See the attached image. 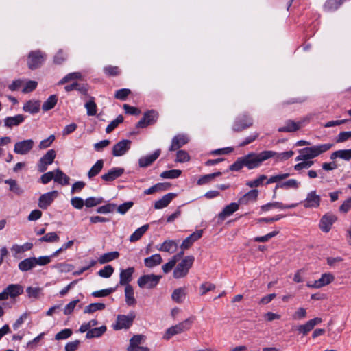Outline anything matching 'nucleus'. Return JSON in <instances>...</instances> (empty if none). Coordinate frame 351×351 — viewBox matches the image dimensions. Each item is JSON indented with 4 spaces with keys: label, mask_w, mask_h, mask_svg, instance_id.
<instances>
[{
    "label": "nucleus",
    "mask_w": 351,
    "mask_h": 351,
    "mask_svg": "<svg viewBox=\"0 0 351 351\" xmlns=\"http://www.w3.org/2000/svg\"><path fill=\"white\" fill-rule=\"evenodd\" d=\"M266 179H267L266 176L261 175L255 180L248 181L246 183V185L251 188L258 187V186L261 185L263 184V181L265 180Z\"/></svg>",
    "instance_id": "obj_56"
},
{
    "label": "nucleus",
    "mask_w": 351,
    "mask_h": 351,
    "mask_svg": "<svg viewBox=\"0 0 351 351\" xmlns=\"http://www.w3.org/2000/svg\"><path fill=\"white\" fill-rule=\"evenodd\" d=\"M125 302L128 306H133L136 304V300L134 298V289L131 285L125 287Z\"/></svg>",
    "instance_id": "obj_32"
},
{
    "label": "nucleus",
    "mask_w": 351,
    "mask_h": 351,
    "mask_svg": "<svg viewBox=\"0 0 351 351\" xmlns=\"http://www.w3.org/2000/svg\"><path fill=\"white\" fill-rule=\"evenodd\" d=\"M119 257V253L117 251L105 253L101 255L98 259L100 264H105Z\"/></svg>",
    "instance_id": "obj_36"
},
{
    "label": "nucleus",
    "mask_w": 351,
    "mask_h": 351,
    "mask_svg": "<svg viewBox=\"0 0 351 351\" xmlns=\"http://www.w3.org/2000/svg\"><path fill=\"white\" fill-rule=\"evenodd\" d=\"M5 183L10 186V190L16 195H21L23 193V190L17 184L16 181L13 179H8L5 180Z\"/></svg>",
    "instance_id": "obj_48"
},
{
    "label": "nucleus",
    "mask_w": 351,
    "mask_h": 351,
    "mask_svg": "<svg viewBox=\"0 0 351 351\" xmlns=\"http://www.w3.org/2000/svg\"><path fill=\"white\" fill-rule=\"evenodd\" d=\"M112 266L108 265L98 271V275L102 278H110L114 273Z\"/></svg>",
    "instance_id": "obj_52"
},
{
    "label": "nucleus",
    "mask_w": 351,
    "mask_h": 351,
    "mask_svg": "<svg viewBox=\"0 0 351 351\" xmlns=\"http://www.w3.org/2000/svg\"><path fill=\"white\" fill-rule=\"evenodd\" d=\"M162 262V258L159 254H153L144 259L145 266L149 268H152L159 265Z\"/></svg>",
    "instance_id": "obj_30"
},
{
    "label": "nucleus",
    "mask_w": 351,
    "mask_h": 351,
    "mask_svg": "<svg viewBox=\"0 0 351 351\" xmlns=\"http://www.w3.org/2000/svg\"><path fill=\"white\" fill-rule=\"evenodd\" d=\"M278 233H279V231H278V230L272 231V232L267 234L265 236L255 237L254 238V241H256V242H267L270 239H271L272 237L276 236Z\"/></svg>",
    "instance_id": "obj_58"
},
{
    "label": "nucleus",
    "mask_w": 351,
    "mask_h": 351,
    "mask_svg": "<svg viewBox=\"0 0 351 351\" xmlns=\"http://www.w3.org/2000/svg\"><path fill=\"white\" fill-rule=\"evenodd\" d=\"M103 202L102 198L88 197L86 199L84 204L86 206L90 208L95 206Z\"/></svg>",
    "instance_id": "obj_64"
},
{
    "label": "nucleus",
    "mask_w": 351,
    "mask_h": 351,
    "mask_svg": "<svg viewBox=\"0 0 351 351\" xmlns=\"http://www.w3.org/2000/svg\"><path fill=\"white\" fill-rule=\"evenodd\" d=\"M117 208V205L114 204H107L101 206L97 209L98 213L106 214L113 212Z\"/></svg>",
    "instance_id": "obj_55"
},
{
    "label": "nucleus",
    "mask_w": 351,
    "mask_h": 351,
    "mask_svg": "<svg viewBox=\"0 0 351 351\" xmlns=\"http://www.w3.org/2000/svg\"><path fill=\"white\" fill-rule=\"evenodd\" d=\"M177 247L178 244L176 241L174 240H166L158 247V250L172 254L176 251Z\"/></svg>",
    "instance_id": "obj_28"
},
{
    "label": "nucleus",
    "mask_w": 351,
    "mask_h": 351,
    "mask_svg": "<svg viewBox=\"0 0 351 351\" xmlns=\"http://www.w3.org/2000/svg\"><path fill=\"white\" fill-rule=\"evenodd\" d=\"M258 191L256 189L250 190L249 192L243 195L238 201L240 204H247L251 202L256 200Z\"/></svg>",
    "instance_id": "obj_27"
},
{
    "label": "nucleus",
    "mask_w": 351,
    "mask_h": 351,
    "mask_svg": "<svg viewBox=\"0 0 351 351\" xmlns=\"http://www.w3.org/2000/svg\"><path fill=\"white\" fill-rule=\"evenodd\" d=\"M332 147V144L326 143L301 149L299 150L300 154L295 158V160L300 161L314 158L329 150Z\"/></svg>",
    "instance_id": "obj_2"
},
{
    "label": "nucleus",
    "mask_w": 351,
    "mask_h": 351,
    "mask_svg": "<svg viewBox=\"0 0 351 351\" xmlns=\"http://www.w3.org/2000/svg\"><path fill=\"white\" fill-rule=\"evenodd\" d=\"M134 205L133 202H126L121 205H119L117 208V210L120 214H125L126 212L130 209Z\"/></svg>",
    "instance_id": "obj_59"
},
{
    "label": "nucleus",
    "mask_w": 351,
    "mask_h": 351,
    "mask_svg": "<svg viewBox=\"0 0 351 351\" xmlns=\"http://www.w3.org/2000/svg\"><path fill=\"white\" fill-rule=\"evenodd\" d=\"M23 109L25 112L35 114L39 111L40 104L38 101L29 100L24 104Z\"/></svg>",
    "instance_id": "obj_38"
},
{
    "label": "nucleus",
    "mask_w": 351,
    "mask_h": 351,
    "mask_svg": "<svg viewBox=\"0 0 351 351\" xmlns=\"http://www.w3.org/2000/svg\"><path fill=\"white\" fill-rule=\"evenodd\" d=\"M300 185V182L295 179H290L284 182H282L281 184H278L276 186V187L274 190L273 197H276V190L278 188L285 189H298L299 188Z\"/></svg>",
    "instance_id": "obj_24"
},
{
    "label": "nucleus",
    "mask_w": 351,
    "mask_h": 351,
    "mask_svg": "<svg viewBox=\"0 0 351 351\" xmlns=\"http://www.w3.org/2000/svg\"><path fill=\"white\" fill-rule=\"evenodd\" d=\"M123 121V117L122 115H119L114 120L110 122V123L106 127V132L110 133L114 130L119 123Z\"/></svg>",
    "instance_id": "obj_53"
},
{
    "label": "nucleus",
    "mask_w": 351,
    "mask_h": 351,
    "mask_svg": "<svg viewBox=\"0 0 351 351\" xmlns=\"http://www.w3.org/2000/svg\"><path fill=\"white\" fill-rule=\"evenodd\" d=\"M40 242H49L53 243L59 241V237L58 234L53 232L46 234L45 236L39 239Z\"/></svg>",
    "instance_id": "obj_49"
},
{
    "label": "nucleus",
    "mask_w": 351,
    "mask_h": 351,
    "mask_svg": "<svg viewBox=\"0 0 351 351\" xmlns=\"http://www.w3.org/2000/svg\"><path fill=\"white\" fill-rule=\"evenodd\" d=\"M189 155L184 150H180L176 154V162H184L189 160Z\"/></svg>",
    "instance_id": "obj_63"
},
{
    "label": "nucleus",
    "mask_w": 351,
    "mask_h": 351,
    "mask_svg": "<svg viewBox=\"0 0 351 351\" xmlns=\"http://www.w3.org/2000/svg\"><path fill=\"white\" fill-rule=\"evenodd\" d=\"M5 291L8 293V297L11 298H15L20 295L23 292V288L21 285L18 284L9 285L6 288Z\"/></svg>",
    "instance_id": "obj_26"
},
{
    "label": "nucleus",
    "mask_w": 351,
    "mask_h": 351,
    "mask_svg": "<svg viewBox=\"0 0 351 351\" xmlns=\"http://www.w3.org/2000/svg\"><path fill=\"white\" fill-rule=\"evenodd\" d=\"M253 125V120L248 114H243L237 117L232 125L233 131L236 132H241Z\"/></svg>",
    "instance_id": "obj_9"
},
{
    "label": "nucleus",
    "mask_w": 351,
    "mask_h": 351,
    "mask_svg": "<svg viewBox=\"0 0 351 351\" xmlns=\"http://www.w3.org/2000/svg\"><path fill=\"white\" fill-rule=\"evenodd\" d=\"M145 336L143 335H135L130 339V344L127 351L141 346L140 345L145 341Z\"/></svg>",
    "instance_id": "obj_37"
},
{
    "label": "nucleus",
    "mask_w": 351,
    "mask_h": 351,
    "mask_svg": "<svg viewBox=\"0 0 351 351\" xmlns=\"http://www.w3.org/2000/svg\"><path fill=\"white\" fill-rule=\"evenodd\" d=\"M194 261L193 256L184 257L176 267L173 273V277L176 279L185 277L188 274L190 268L192 267Z\"/></svg>",
    "instance_id": "obj_4"
},
{
    "label": "nucleus",
    "mask_w": 351,
    "mask_h": 351,
    "mask_svg": "<svg viewBox=\"0 0 351 351\" xmlns=\"http://www.w3.org/2000/svg\"><path fill=\"white\" fill-rule=\"evenodd\" d=\"M85 108L87 110V114L88 116H94L97 113V105L92 98L90 101L86 103Z\"/></svg>",
    "instance_id": "obj_50"
},
{
    "label": "nucleus",
    "mask_w": 351,
    "mask_h": 351,
    "mask_svg": "<svg viewBox=\"0 0 351 351\" xmlns=\"http://www.w3.org/2000/svg\"><path fill=\"white\" fill-rule=\"evenodd\" d=\"M58 192L53 191L47 193L43 194L40 196L38 199V206L43 210L47 209L58 197Z\"/></svg>",
    "instance_id": "obj_14"
},
{
    "label": "nucleus",
    "mask_w": 351,
    "mask_h": 351,
    "mask_svg": "<svg viewBox=\"0 0 351 351\" xmlns=\"http://www.w3.org/2000/svg\"><path fill=\"white\" fill-rule=\"evenodd\" d=\"M124 173V169L121 167H114L106 173L101 176V179L106 182H112L119 178Z\"/></svg>",
    "instance_id": "obj_20"
},
{
    "label": "nucleus",
    "mask_w": 351,
    "mask_h": 351,
    "mask_svg": "<svg viewBox=\"0 0 351 351\" xmlns=\"http://www.w3.org/2000/svg\"><path fill=\"white\" fill-rule=\"evenodd\" d=\"M116 290V288H108L99 291H95L92 293V295L94 297H106L114 292Z\"/></svg>",
    "instance_id": "obj_57"
},
{
    "label": "nucleus",
    "mask_w": 351,
    "mask_h": 351,
    "mask_svg": "<svg viewBox=\"0 0 351 351\" xmlns=\"http://www.w3.org/2000/svg\"><path fill=\"white\" fill-rule=\"evenodd\" d=\"M58 98L56 95H51L43 104L42 109L43 111H48L54 108L57 104Z\"/></svg>",
    "instance_id": "obj_43"
},
{
    "label": "nucleus",
    "mask_w": 351,
    "mask_h": 351,
    "mask_svg": "<svg viewBox=\"0 0 351 351\" xmlns=\"http://www.w3.org/2000/svg\"><path fill=\"white\" fill-rule=\"evenodd\" d=\"M25 116L23 114H17L14 117H8L4 119V125L7 128H12L14 126H18L25 121Z\"/></svg>",
    "instance_id": "obj_23"
},
{
    "label": "nucleus",
    "mask_w": 351,
    "mask_h": 351,
    "mask_svg": "<svg viewBox=\"0 0 351 351\" xmlns=\"http://www.w3.org/2000/svg\"><path fill=\"white\" fill-rule=\"evenodd\" d=\"M106 331V326H101L98 328H94L93 329L89 330L86 335V337L87 339H92L95 337H101L105 332Z\"/></svg>",
    "instance_id": "obj_40"
},
{
    "label": "nucleus",
    "mask_w": 351,
    "mask_h": 351,
    "mask_svg": "<svg viewBox=\"0 0 351 351\" xmlns=\"http://www.w3.org/2000/svg\"><path fill=\"white\" fill-rule=\"evenodd\" d=\"M188 138L184 135H177L175 136L171 141V145L169 147L170 151H175L182 147L184 145L187 143Z\"/></svg>",
    "instance_id": "obj_25"
},
{
    "label": "nucleus",
    "mask_w": 351,
    "mask_h": 351,
    "mask_svg": "<svg viewBox=\"0 0 351 351\" xmlns=\"http://www.w3.org/2000/svg\"><path fill=\"white\" fill-rule=\"evenodd\" d=\"M161 278L160 275H143L138 279L137 283L141 288L152 289L158 284Z\"/></svg>",
    "instance_id": "obj_7"
},
{
    "label": "nucleus",
    "mask_w": 351,
    "mask_h": 351,
    "mask_svg": "<svg viewBox=\"0 0 351 351\" xmlns=\"http://www.w3.org/2000/svg\"><path fill=\"white\" fill-rule=\"evenodd\" d=\"M195 320L194 317H191L183 322L179 323L178 324H176L175 326H173L170 328H169L167 330L165 334L164 335L163 338L165 339H169L171 337L182 333L184 331H186L190 329L192 324L193 323Z\"/></svg>",
    "instance_id": "obj_3"
},
{
    "label": "nucleus",
    "mask_w": 351,
    "mask_h": 351,
    "mask_svg": "<svg viewBox=\"0 0 351 351\" xmlns=\"http://www.w3.org/2000/svg\"><path fill=\"white\" fill-rule=\"evenodd\" d=\"M148 228H149L148 224L143 225V226L138 228L130 237V241L135 242V241H138L141 238V237L145 233V232L148 230Z\"/></svg>",
    "instance_id": "obj_42"
},
{
    "label": "nucleus",
    "mask_w": 351,
    "mask_h": 351,
    "mask_svg": "<svg viewBox=\"0 0 351 351\" xmlns=\"http://www.w3.org/2000/svg\"><path fill=\"white\" fill-rule=\"evenodd\" d=\"M221 175V173L220 171H218L216 173H210V174L203 176L201 178H199V179L197 182V184L198 185H204V184H208L210 182H211L215 178H216L217 176H220Z\"/></svg>",
    "instance_id": "obj_45"
},
{
    "label": "nucleus",
    "mask_w": 351,
    "mask_h": 351,
    "mask_svg": "<svg viewBox=\"0 0 351 351\" xmlns=\"http://www.w3.org/2000/svg\"><path fill=\"white\" fill-rule=\"evenodd\" d=\"M321 197L317 194L315 191L309 192L306 199L302 202L303 206L306 208H315L320 205Z\"/></svg>",
    "instance_id": "obj_13"
},
{
    "label": "nucleus",
    "mask_w": 351,
    "mask_h": 351,
    "mask_svg": "<svg viewBox=\"0 0 351 351\" xmlns=\"http://www.w3.org/2000/svg\"><path fill=\"white\" fill-rule=\"evenodd\" d=\"M160 150H156L152 154L141 157L138 160V164L141 167H147L152 164L160 156Z\"/></svg>",
    "instance_id": "obj_22"
},
{
    "label": "nucleus",
    "mask_w": 351,
    "mask_h": 351,
    "mask_svg": "<svg viewBox=\"0 0 351 351\" xmlns=\"http://www.w3.org/2000/svg\"><path fill=\"white\" fill-rule=\"evenodd\" d=\"M34 141L32 139H26L16 142L14 144V152L20 155L28 154L34 147Z\"/></svg>",
    "instance_id": "obj_11"
},
{
    "label": "nucleus",
    "mask_w": 351,
    "mask_h": 351,
    "mask_svg": "<svg viewBox=\"0 0 351 351\" xmlns=\"http://www.w3.org/2000/svg\"><path fill=\"white\" fill-rule=\"evenodd\" d=\"M130 93V90L128 88L119 89L116 92L114 97L118 99L125 100Z\"/></svg>",
    "instance_id": "obj_62"
},
{
    "label": "nucleus",
    "mask_w": 351,
    "mask_h": 351,
    "mask_svg": "<svg viewBox=\"0 0 351 351\" xmlns=\"http://www.w3.org/2000/svg\"><path fill=\"white\" fill-rule=\"evenodd\" d=\"M55 140V136L51 134L47 138L44 139L40 142L38 145L39 149H43L49 147Z\"/></svg>",
    "instance_id": "obj_60"
},
{
    "label": "nucleus",
    "mask_w": 351,
    "mask_h": 351,
    "mask_svg": "<svg viewBox=\"0 0 351 351\" xmlns=\"http://www.w3.org/2000/svg\"><path fill=\"white\" fill-rule=\"evenodd\" d=\"M335 279L334 276L330 273H324L321 278L313 282H308L306 286L310 288H321L332 282Z\"/></svg>",
    "instance_id": "obj_12"
},
{
    "label": "nucleus",
    "mask_w": 351,
    "mask_h": 351,
    "mask_svg": "<svg viewBox=\"0 0 351 351\" xmlns=\"http://www.w3.org/2000/svg\"><path fill=\"white\" fill-rule=\"evenodd\" d=\"M158 113L154 110H150L143 114L142 119L136 123L137 128H144L153 125L158 119Z\"/></svg>",
    "instance_id": "obj_8"
},
{
    "label": "nucleus",
    "mask_w": 351,
    "mask_h": 351,
    "mask_svg": "<svg viewBox=\"0 0 351 351\" xmlns=\"http://www.w3.org/2000/svg\"><path fill=\"white\" fill-rule=\"evenodd\" d=\"M186 295L185 289L184 288H178L173 291L171 298L173 300L178 303H180L183 301Z\"/></svg>",
    "instance_id": "obj_46"
},
{
    "label": "nucleus",
    "mask_w": 351,
    "mask_h": 351,
    "mask_svg": "<svg viewBox=\"0 0 351 351\" xmlns=\"http://www.w3.org/2000/svg\"><path fill=\"white\" fill-rule=\"evenodd\" d=\"M322 322V319L319 317H315L314 319H310L304 324L300 325L298 327V331L304 335H306L311 330H313L315 326L320 324Z\"/></svg>",
    "instance_id": "obj_18"
},
{
    "label": "nucleus",
    "mask_w": 351,
    "mask_h": 351,
    "mask_svg": "<svg viewBox=\"0 0 351 351\" xmlns=\"http://www.w3.org/2000/svg\"><path fill=\"white\" fill-rule=\"evenodd\" d=\"M306 311L304 308H299L292 315V318L294 320H300L306 317Z\"/></svg>",
    "instance_id": "obj_61"
},
{
    "label": "nucleus",
    "mask_w": 351,
    "mask_h": 351,
    "mask_svg": "<svg viewBox=\"0 0 351 351\" xmlns=\"http://www.w3.org/2000/svg\"><path fill=\"white\" fill-rule=\"evenodd\" d=\"M104 167V160L100 159L98 160L96 163L90 168L88 172V177L89 179H92L93 177L97 176L101 171Z\"/></svg>",
    "instance_id": "obj_39"
},
{
    "label": "nucleus",
    "mask_w": 351,
    "mask_h": 351,
    "mask_svg": "<svg viewBox=\"0 0 351 351\" xmlns=\"http://www.w3.org/2000/svg\"><path fill=\"white\" fill-rule=\"evenodd\" d=\"M337 220V217L332 214L324 215L319 222V228L324 232H328L332 224Z\"/></svg>",
    "instance_id": "obj_17"
},
{
    "label": "nucleus",
    "mask_w": 351,
    "mask_h": 351,
    "mask_svg": "<svg viewBox=\"0 0 351 351\" xmlns=\"http://www.w3.org/2000/svg\"><path fill=\"white\" fill-rule=\"evenodd\" d=\"M33 247V244L31 243H25L22 245L14 244L11 247V250L14 252V256H16L17 254L23 253L24 252L31 250Z\"/></svg>",
    "instance_id": "obj_41"
},
{
    "label": "nucleus",
    "mask_w": 351,
    "mask_h": 351,
    "mask_svg": "<svg viewBox=\"0 0 351 351\" xmlns=\"http://www.w3.org/2000/svg\"><path fill=\"white\" fill-rule=\"evenodd\" d=\"M134 268L133 267H128L127 269H121L119 274V282L121 286L127 287L132 280V275L134 273Z\"/></svg>",
    "instance_id": "obj_16"
},
{
    "label": "nucleus",
    "mask_w": 351,
    "mask_h": 351,
    "mask_svg": "<svg viewBox=\"0 0 351 351\" xmlns=\"http://www.w3.org/2000/svg\"><path fill=\"white\" fill-rule=\"evenodd\" d=\"M131 143V141L127 139L118 142L112 147V155L117 157L124 155L130 149Z\"/></svg>",
    "instance_id": "obj_15"
},
{
    "label": "nucleus",
    "mask_w": 351,
    "mask_h": 351,
    "mask_svg": "<svg viewBox=\"0 0 351 351\" xmlns=\"http://www.w3.org/2000/svg\"><path fill=\"white\" fill-rule=\"evenodd\" d=\"M296 206H297L296 204H290V205H284L280 202H275L268 203L267 204L263 205L261 206V210L263 211H268L271 208H280V209L293 208H295Z\"/></svg>",
    "instance_id": "obj_34"
},
{
    "label": "nucleus",
    "mask_w": 351,
    "mask_h": 351,
    "mask_svg": "<svg viewBox=\"0 0 351 351\" xmlns=\"http://www.w3.org/2000/svg\"><path fill=\"white\" fill-rule=\"evenodd\" d=\"M277 153L266 150L260 153L251 152L244 156L239 158L232 165L230 166V171H238L243 167H246L248 169H253L258 167L263 162L269 158L274 157Z\"/></svg>",
    "instance_id": "obj_1"
},
{
    "label": "nucleus",
    "mask_w": 351,
    "mask_h": 351,
    "mask_svg": "<svg viewBox=\"0 0 351 351\" xmlns=\"http://www.w3.org/2000/svg\"><path fill=\"white\" fill-rule=\"evenodd\" d=\"M106 307L104 303H91L86 306L84 310V313H93L97 311L104 310Z\"/></svg>",
    "instance_id": "obj_44"
},
{
    "label": "nucleus",
    "mask_w": 351,
    "mask_h": 351,
    "mask_svg": "<svg viewBox=\"0 0 351 351\" xmlns=\"http://www.w3.org/2000/svg\"><path fill=\"white\" fill-rule=\"evenodd\" d=\"M36 265V257H30L19 263V269L22 271H27Z\"/></svg>",
    "instance_id": "obj_31"
},
{
    "label": "nucleus",
    "mask_w": 351,
    "mask_h": 351,
    "mask_svg": "<svg viewBox=\"0 0 351 351\" xmlns=\"http://www.w3.org/2000/svg\"><path fill=\"white\" fill-rule=\"evenodd\" d=\"M300 128V123H296L292 120H288L285 125L278 128L280 132H293Z\"/></svg>",
    "instance_id": "obj_33"
},
{
    "label": "nucleus",
    "mask_w": 351,
    "mask_h": 351,
    "mask_svg": "<svg viewBox=\"0 0 351 351\" xmlns=\"http://www.w3.org/2000/svg\"><path fill=\"white\" fill-rule=\"evenodd\" d=\"M342 3L341 0H327L324 7L325 9L330 11L337 9Z\"/></svg>",
    "instance_id": "obj_51"
},
{
    "label": "nucleus",
    "mask_w": 351,
    "mask_h": 351,
    "mask_svg": "<svg viewBox=\"0 0 351 351\" xmlns=\"http://www.w3.org/2000/svg\"><path fill=\"white\" fill-rule=\"evenodd\" d=\"M45 60V55L40 50L29 52L27 58L29 69L34 70L39 68Z\"/></svg>",
    "instance_id": "obj_6"
},
{
    "label": "nucleus",
    "mask_w": 351,
    "mask_h": 351,
    "mask_svg": "<svg viewBox=\"0 0 351 351\" xmlns=\"http://www.w3.org/2000/svg\"><path fill=\"white\" fill-rule=\"evenodd\" d=\"M239 204L232 202L226 206L223 209V210L219 214V217L221 219H224L226 217L230 216L232 214H233L235 211H237L239 209Z\"/></svg>",
    "instance_id": "obj_29"
},
{
    "label": "nucleus",
    "mask_w": 351,
    "mask_h": 351,
    "mask_svg": "<svg viewBox=\"0 0 351 351\" xmlns=\"http://www.w3.org/2000/svg\"><path fill=\"white\" fill-rule=\"evenodd\" d=\"M176 195H177L173 193L165 195L161 199L155 202L154 205V208L158 210L167 207Z\"/></svg>",
    "instance_id": "obj_21"
},
{
    "label": "nucleus",
    "mask_w": 351,
    "mask_h": 351,
    "mask_svg": "<svg viewBox=\"0 0 351 351\" xmlns=\"http://www.w3.org/2000/svg\"><path fill=\"white\" fill-rule=\"evenodd\" d=\"M182 173L181 170L172 169L163 171L160 174V177L165 179H174L178 178Z\"/></svg>",
    "instance_id": "obj_47"
},
{
    "label": "nucleus",
    "mask_w": 351,
    "mask_h": 351,
    "mask_svg": "<svg viewBox=\"0 0 351 351\" xmlns=\"http://www.w3.org/2000/svg\"><path fill=\"white\" fill-rule=\"evenodd\" d=\"M134 319L135 315L134 313H130L128 315H118L112 328L115 330L128 329L132 325Z\"/></svg>",
    "instance_id": "obj_5"
},
{
    "label": "nucleus",
    "mask_w": 351,
    "mask_h": 351,
    "mask_svg": "<svg viewBox=\"0 0 351 351\" xmlns=\"http://www.w3.org/2000/svg\"><path fill=\"white\" fill-rule=\"evenodd\" d=\"M56 156L54 149L48 150L46 154L40 158L38 163V170L40 172H44L47 169L48 165L53 163Z\"/></svg>",
    "instance_id": "obj_10"
},
{
    "label": "nucleus",
    "mask_w": 351,
    "mask_h": 351,
    "mask_svg": "<svg viewBox=\"0 0 351 351\" xmlns=\"http://www.w3.org/2000/svg\"><path fill=\"white\" fill-rule=\"evenodd\" d=\"M54 181L61 185H67L69 183V177L62 171L57 169L54 173Z\"/></svg>",
    "instance_id": "obj_35"
},
{
    "label": "nucleus",
    "mask_w": 351,
    "mask_h": 351,
    "mask_svg": "<svg viewBox=\"0 0 351 351\" xmlns=\"http://www.w3.org/2000/svg\"><path fill=\"white\" fill-rule=\"evenodd\" d=\"M203 230H199L193 232L187 237L182 243L180 247L182 250H187L193 244V243L199 239L202 236Z\"/></svg>",
    "instance_id": "obj_19"
},
{
    "label": "nucleus",
    "mask_w": 351,
    "mask_h": 351,
    "mask_svg": "<svg viewBox=\"0 0 351 351\" xmlns=\"http://www.w3.org/2000/svg\"><path fill=\"white\" fill-rule=\"evenodd\" d=\"M73 331L70 328H64L58 332L55 336L56 340L66 339L71 336Z\"/></svg>",
    "instance_id": "obj_54"
}]
</instances>
